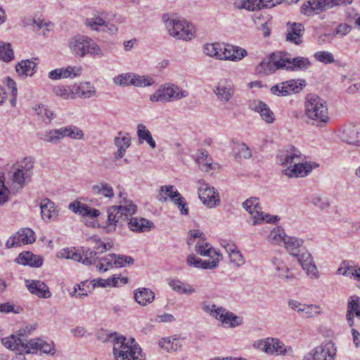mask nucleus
Wrapping results in <instances>:
<instances>
[{
    "label": "nucleus",
    "instance_id": "nucleus-27",
    "mask_svg": "<svg viewBox=\"0 0 360 360\" xmlns=\"http://www.w3.org/2000/svg\"><path fill=\"white\" fill-rule=\"evenodd\" d=\"M86 25L92 30L108 32L110 34H115L117 31L115 25L107 23L100 17L86 19Z\"/></svg>",
    "mask_w": 360,
    "mask_h": 360
},
{
    "label": "nucleus",
    "instance_id": "nucleus-1",
    "mask_svg": "<svg viewBox=\"0 0 360 360\" xmlns=\"http://www.w3.org/2000/svg\"><path fill=\"white\" fill-rule=\"evenodd\" d=\"M277 162L285 167L283 174L288 178L304 177L313 169L310 162L306 161V157L292 145H287L278 151Z\"/></svg>",
    "mask_w": 360,
    "mask_h": 360
},
{
    "label": "nucleus",
    "instance_id": "nucleus-3",
    "mask_svg": "<svg viewBox=\"0 0 360 360\" xmlns=\"http://www.w3.org/2000/svg\"><path fill=\"white\" fill-rule=\"evenodd\" d=\"M162 21L169 35L174 38L190 40L195 36L194 27L184 18L166 13L162 15Z\"/></svg>",
    "mask_w": 360,
    "mask_h": 360
},
{
    "label": "nucleus",
    "instance_id": "nucleus-16",
    "mask_svg": "<svg viewBox=\"0 0 360 360\" xmlns=\"http://www.w3.org/2000/svg\"><path fill=\"white\" fill-rule=\"evenodd\" d=\"M35 240L34 232L31 229H21L7 240L6 246L7 248L20 247L22 245L33 243Z\"/></svg>",
    "mask_w": 360,
    "mask_h": 360
},
{
    "label": "nucleus",
    "instance_id": "nucleus-64",
    "mask_svg": "<svg viewBox=\"0 0 360 360\" xmlns=\"http://www.w3.org/2000/svg\"><path fill=\"white\" fill-rule=\"evenodd\" d=\"M341 141L351 146L360 147V136H341Z\"/></svg>",
    "mask_w": 360,
    "mask_h": 360
},
{
    "label": "nucleus",
    "instance_id": "nucleus-6",
    "mask_svg": "<svg viewBox=\"0 0 360 360\" xmlns=\"http://www.w3.org/2000/svg\"><path fill=\"white\" fill-rule=\"evenodd\" d=\"M243 207L250 214V219L248 222L252 226L262 224L264 221L274 223L278 220L277 216H272L262 211L259 199L257 198H250L246 200L243 203Z\"/></svg>",
    "mask_w": 360,
    "mask_h": 360
},
{
    "label": "nucleus",
    "instance_id": "nucleus-24",
    "mask_svg": "<svg viewBox=\"0 0 360 360\" xmlns=\"http://www.w3.org/2000/svg\"><path fill=\"white\" fill-rule=\"evenodd\" d=\"M283 68L290 70H304L311 65L309 60L304 57L288 58L282 56Z\"/></svg>",
    "mask_w": 360,
    "mask_h": 360
},
{
    "label": "nucleus",
    "instance_id": "nucleus-26",
    "mask_svg": "<svg viewBox=\"0 0 360 360\" xmlns=\"http://www.w3.org/2000/svg\"><path fill=\"white\" fill-rule=\"evenodd\" d=\"M81 66H68L66 68H58L51 70L49 73V77L51 79H60L61 78L76 77L82 74Z\"/></svg>",
    "mask_w": 360,
    "mask_h": 360
},
{
    "label": "nucleus",
    "instance_id": "nucleus-32",
    "mask_svg": "<svg viewBox=\"0 0 360 360\" xmlns=\"http://www.w3.org/2000/svg\"><path fill=\"white\" fill-rule=\"evenodd\" d=\"M354 314L360 317V297L355 295L350 297L348 301L347 320L349 326L354 325Z\"/></svg>",
    "mask_w": 360,
    "mask_h": 360
},
{
    "label": "nucleus",
    "instance_id": "nucleus-53",
    "mask_svg": "<svg viewBox=\"0 0 360 360\" xmlns=\"http://www.w3.org/2000/svg\"><path fill=\"white\" fill-rule=\"evenodd\" d=\"M356 268L357 267L349 265L347 261H343L341 263L340 267L338 269L337 273L349 278H355L354 271Z\"/></svg>",
    "mask_w": 360,
    "mask_h": 360
},
{
    "label": "nucleus",
    "instance_id": "nucleus-2",
    "mask_svg": "<svg viewBox=\"0 0 360 360\" xmlns=\"http://www.w3.org/2000/svg\"><path fill=\"white\" fill-rule=\"evenodd\" d=\"M97 337L103 342H112L115 360H145L141 348L134 338L127 339L117 333L105 331L99 333Z\"/></svg>",
    "mask_w": 360,
    "mask_h": 360
},
{
    "label": "nucleus",
    "instance_id": "nucleus-29",
    "mask_svg": "<svg viewBox=\"0 0 360 360\" xmlns=\"http://www.w3.org/2000/svg\"><path fill=\"white\" fill-rule=\"evenodd\" d=\"M128 220L127 224L129 229L134 232H146L154 226L151 221L143 217H131Z\"/></svg>",
    "mask_w": 360,
    "mask_h": 360
},
{
    "label": "nucleus",
    "instance_id": "nucleus-59",
    "mask_svg": "<svg viewBox=\"0 0 360 360\" xmlns=\"http://www.w3.org/2000/svg\"><path fill=\"white\" fill-rule=\"evenodd\" d=\"M174 203L177 205L181 214L187 215L188 214V203L184 197L179 196L178 198L175 199Z\"/></svg>",
    "mask_w": 360,
    "mask_h": 360
},
{
    "label": "nucleus",
    "instance_id": "nucleus-44",
    "mask_svg": "<svg viewBox=\"0 0 360 360\" xmlns=\"http://www.w3.org/2000/svg\"><path fill=\"white\" fill-rule=\"evenodd\" d=\"M129 83L134 86L145 87L151 86L154 83V80L148 76H140L132 73L131 81Z\"/></svg>",
    "mask_w": 360,
    "mask_h": 360
},
{
    "label": "nucleus",
    "instance_id": "nucleus-49",
    "mask_svg": "<svg viewBox=\"0 0 360 360\" xmlns=\"http://www.w3.org/2000/svg\"><path fill=\"white\" fill-rule=\"evenodd\" d=\"M101 254L99 251L91 250L89 248H82V263L86 265H91L96 262L94 257L98 258V255Z\"/></svg>",
    "mask_w": 360,
    "mask_h": 360
},
{
    "label": "nucleus",
    "instance_id": "nucleus-8",
    "mask_svg": "<svg viewBox=\"0 0 360 360\" xmlns=\"http://www.w3.org/2000/svg\"><path fill=\"white\" fill-rule=\"evenodd\" d=\"M34 162L30 158H25L22 162L13 167L12 172V181L13 184H17L19 188H22L27 184L33 173Z\"/></svg>",
    "mask_w": 360,
    "mask_h": 360
},
{
    "label": "nucleus",
    "instance_id": "nucleus-14",
    "mask_svg": "<svg viewBox=\"0 0 360 360\" xmlns=\"http://www.w3.org/2000/svg\"><path fill=\"white\" fill-rule=\"evenodd\" d=\"M198 196L202 203L207 207L212 208L219 204V196L217 191L208 186L203 180L198 181Z\"/></svg>",
    "mask_w": 360,
    "mask_h": 360
},
{
    "label": "nucleus",
    "instance_id": "nucleus-47",
    "mask_svg": "<svg viewBox=\"0 0 360 360\" xmlns=\"http://www.w3.org/2000/svg\"><path fill=\"white\" fill-rule=\"evenodd\" d=\"M49 135H84V132L78 127L71 125L51 131Z\"/></svg>",
    "mask_w": 360,
    "mask_h": 360
},
{
    "label": "nucleus",
    "instance_id": "nucleus-33",
    "mask_svg": "<svg viewBox=\"0 0 360 360\" xmlns=\"http://www.w3.org/2000/svg\"><path fill=\"white\" fill-rule=\"evenodd\" d=\"M134 297L138 304L147 306L154 300L155 294L150 289L142 288L134 290Z\"/></svg>",
    "mask_w": 360,
    "mask_h": 360
},
{
    "label": "nucleus",
    "instance_id": "nucleus-4",
    "mask_svg": "<svg viewBox=\"0 0 360 360\" xmlns=\"http://www.w3.org/2000/svg\"><path fill=\"white\" fill-rule=\"evenodd\" d=\"M136 205L131 200L124 198L120 205H114L108 209V221L110 226H122L129 217L136 212Z\"/></svg>",
    "mask_w": 360,
    "mask_h": 360
},
{
    "label": "nucleus",
    "instance_id": "nucleus-35",
    "mask_svg": "<svg viewBox=\"0 0 360 360\" xmlns=\"http://www.w3.org/2000/svg\"><path fill=\"white\" fill-rule=\"evenodd\" d=\"M272 264L275 266V269L278 272V276L280 278L288 281H292L295 278V275L280 258L277 257H273Z\"/></svg>",
    "mask_w": 360,
    "mask_h": 360
},
{
    "label": "nucleus",
    "instance_id": "nucleus-12",
    "mask_svg": "<svg viewBox=\"0 0 360 360\" xmlns=\"http://www.w3.org/2000/svg\"><path fill=\"white\" fill-rule=\"evenodd\" d=\"M306 85L304 79H291L274 85L271 88L273 94L285 96L292 93L300 92Z\"/></svg>",
    "mask_w": 360,
    "mask_h": 360
},
{
    "label": "nucleus",
    "instance_id": "nucleus-18",
    "mask_svg": "<svg viewBox=\"0 0 360 360\" xmlns=\"http://www.w3.org/2000/svg\"><path fill=\"white\" fill-rule=\"evenodd\" d=\"M314 360H335L337 348L332 341L321 344L312 349Z\"/></svg>",
    "mask_w": 360,
    "mask_h": 360
},
{
    "label": "nucleus",
    "instance_id": "nucleus-39",
    "mask_svg": "<svg viewBox=\"0 0 360 360\" xmlns=\"http://www.w3.org/2000/svg\"><path fill=\"white\" fill-rule=\"evenodd\" d=\"M286 349L285 345L278 339L267 338V347L266 353L270 354H285Z\"/></svg>",
    "mask_w": 360,
    "mask_h": 360
},
{
    "label": "nucleus",
    "instance_id": "nucleus-5",
    "mask_svg": "<svg viewBox=\"0 0 360 360\" xmlns=\"http://www.w3.org/2000/svg\"><path fill=\"white\" fill-rule=\"evenodd\" d=\"M306 115L314 120L326 123L329 120L326 102L316 95H309L305 103Z\"/></svg>",
    "mask_w": 360,
    "mask_h": 360
},
{
    "label": "nucleus",
    "instance_id": "nucleus-63",
    "mask_svg": "<svg viewBox=\"0 0 360 360\" xmlns=\"http://www.w3.org/2000/svg\"><path fill=\"white\" fill-rule=\"evenodd\" d=\"M231 262L236 266H240L244 264V259L242 254L239 250L229 255Z\"/></svg>",
    "mask_w": 360,
    "mask_h": 360
},
{
    "label": "nucleus",
    "instance_id": "nucleus-34",
    "mask_svg": "<svg viewBox=\"0 0 360 360\" xmlns=\"http://www.w3.org/2000/svg\"><path fill=\"white\" fill-rule=\"evenodd\" d=\"M37 64L29 59L22 60L15 66V70L20 77H31L35 72Z\"/></svg>",
    "mask_w": 360,
    "mask_h": 360
},
{
    "label": "nucleus",
    "instance_id": "nucleus-57",
    "mask_svg": "<svg viewBox=\"0 0 360 360\" xmlns=\"http://www.w3.org/2000/svg\"><path fill=\"white\" fill-rule=\"evenodd\" d=\"M314 58L319 62L324 64L332 63L334 62L333 55L328 51H319L314 54Z\"/></svg>",
    "mask_w": 360,
    "mask_h": 360
},
{
    "label": "nucleus",
    "instance_id": "nucleus-54",
    "mask_svg": "<svg viewBox=\"0 0 360 360\" xmlns=\"http://www.w3.org/2000/svg\"><path fill=\"white\" fill-rule=\"evenodd\" d=\"M35 111L39 117L45 122H49L53 116V112L44 105H39Z\"/></svg>",
    "mask_w": 360,
    "mask_h": 360
},
{
    "label": "nucleus",
    "instance_id": "nucleus-52",
    "mask_svg": "<svg viewBox=\"0 0 360 360\" xmlns=\"http://www.w3.org/2000/svg\"><path fill=\"white\" fill-rule=\"evenodd\" d=\"M86 55L89 54L93 58H101L104 56V53L101 47L91 39L89 40Z\"/></svg>",
    "mask_w": 360,
    "mask_h": 360
},
{
    "label": "nucleus",
    "instance_id": "nucleus-19",
    "mask_svg": "<svg viewBox=\"0 0 360 360\" xmlns=\"http://www.w3.org/2000/svg\"><path fill=\"white\" fill-rule=\"evenodd\" d=\"M214 318L221 323L222 326L234 328L242 323L239 316L229 311L223 307H218L216 309Z\"/></svg>",
    "mask_w": 360,
    "mask_h": 360
},
{
    "label": "nucleus",
    "instance_id": "nucleus-42",
    "mask_svg": "<svg viewBox=\"0 0 360 360\" xmlns=\"http://www.w3.org/2000/svg\"><path fill=\"white\" fill-rule=\"evenodd\" d=\"M235 8L253 11L263 7L262 0H238L234 2Z\"/></svg>",
    "mask_w": 360,
    "mask_h": 360
},
{
    "label": "nucleus",
    "instance_id": "nucleus-7",
    "mask_svg": "<svg viewBox=\"0 0 360 360\" xmlns=\"http://www.w3.org/2000/svg\"><path fill=\"white\" fill-rule=\"evenodd\" d=\"M188 96V91L183 90L176 85L165 84L150 95V100L153 102H169L173 100H179Z\"/></svg>",
    "mask_w": 360,
    "mask_h": 360
},
{
    "label": "nucleus",
    "instance_id": "nucleus-61",
    "mask_svg": "<svg viewBox=\"0 0 360 360\" xmlns=\"http://www.w3.org/2000/svg\"><path fill=\"white\" fill-rule=\"evenodd\" d=\"M81 209L82 210H80V214L82 216L96 217L100 214V211L98 210L91 208L87 205H86V206H82Z\"/></svg>",
    "mask_w": 360,
    "mask_h": 360
},
{
    "label": "nucleus",
    "instance_id": "nucleus-56",
    "mask_svg": "<svg viewBox=\"0 0 360 360\" xmlns=\"http://www.w3.org/2000/svg\"><path fill=\"white\" fill-rule=\"evenodd\" d=\"M234 53V46L222 45L221 51H220L219 60H229L233 61V56Z\"/></svg>",
    "mask_w": 360,
    "mask_h": 360
},
{
    "label": "nucleus",
    "instance_id": "nucleus-37",
    "mask_svg": "<svg viewBox=\"0 0 360 360\" xmlns=\"http://www.w3.org/2000/svg\"><path fill=\"white\" fill-rule=\"evenodd\" d=\"M195 251L201 256L213 257L214 255L222 257L215 249L212 248L211 245L205 241L199 240L195 245Z\"/></svg>",
    "mask_w": 360,
    "mask_h": 360
},
{
    "label": "nucleus",
    "instance_id": "nucleus-25",
    "mask_svg": "<svg viewBox=\"0 0 360 360\" xmlns=\"http://www.w3.org/2000/svg\"><path fill=\"white\" fill-rule=\"evenodd\" d=\"M250 109L259 113L261 117L266 122L271 123L275 117L274 112L269 107L259 100H252L249 101L248 104Z\"/></svg>",
    "mask_w": 360,
    "mask_h": 360
},
{
    "label": "nucleus",
    "instance_id": "nucleus-51",
    "mask_svg": "<svg viewBox=\"0 0 360 360\" xmlns=\"http://www.w3.org/2000/svg\"><path fill=\"white\" fill-rule=\"evenodd\" d=\"M285 236H287V235L285 234L283 230L278 227L271 231L268 236V240L271 243L280 245L284 243V238H285Z\"/></svg>",
    "mask_w": 360,
    "mask_h": 360
},
{
    "label": "nucleus",
    "instance_id": "nucleus-23",
    "mask_svg": "<svg viewBox=\"0 0 360 360\" xmlns=\"http://www.w3.org/2000/svg\"><path fill=\"white\" fill-rule=\"evenodd\" d=\"M304 25L299 22H288L285 39L287 41L300 45L303 41Z\"/></svg>",
    "mask_w": 360,
    "mask_h": 360
},
{
    "label": "nucleus",
    "instance_id": "nucleus-48",
    "mask_svg": "<svg viewBox=\"0 0 360 360\" xmlns=\"http://www.w3.org/2000/svg\"><path fill=\"white\" fill-rule=\"evenodd\" d=\"M339 132L344 135H360V123L349 122L345 124L340 127Z\"/></svg>",
    "mask_w": 360,
    "mask_h": 360
},
{
    "label": "nucleus",
    "instance_id": "nucleus-31",
    "mask_svg": "<svg viewBox=\"0 0 360 360\" xmlns=\"http://www.w3.org/2000/svg\"><path fill=\"white\" fill-rule=\"evenodd\" d=\"M16 261L18 264L32 267H39L43 264L41 257L29 251L20 253L16 258Z\"/></svg>",
    "mask_w": 360,
    "mask_h": 360
},
{
    "label": "nucleus",
    "instance_id": "nucleus-36",
    "mask_svg": "<svg viewBox=\"0 0 360 360\" xmlns=\"http://www.w3.org/2000/svg\"><path fill=\"white\" fill-rule=\"evenodd\" d=\"M303 240L296 237L285 236L283 245L287 251L292 256L299 255L302 248Z\"/></svg>",
    "mask_w": 360,
    "mask_h": 360
},
{
    "label": "nucleus",
    "instance_id": "nucleus-13",
    "mask_svg": "<svg viewBox=\"0 0 360 360\" xmlns=\"http://www.w3.org/2000/svg\"><path fill=\"white\" fill-rule=\"evenodd\" d=\"M30 346H20L22 347L21 352L26 354H36L38 351L41 353L53 356L56 349L53 342H47L41 338H33L30 340Z\"/></svg>",
    "mask_w": 360,
    "mask_h": 360
},
{
    "label": "nucleus",
    "instance_id": "nucleus-62",
    "mask_svg": "<svg viewBox=\"0 0 360 360\" xmlns=\"http://www.w3.org/2000/svg\"><path fill=\"white\" fill-rule=\"evenodd\" d=\"M134 259L130 256L127 255H117L115 259V265L122 267L125 264H133Z\"/></svg>",
    "mask_w": 360,
    "mask_h": 360
},
{
    "label": "nucleus",
    "instance_id": "nucleus-10",
    "mask_svg": "<svg viewBox=\"0 0 360 360\" xmlns=\"http://www.w3.org/2000/svg\"><path fill=\"white\" fill-rule=\"evenodd\" d=\"M338 6H341L338 0H309L302 5L301 12L307 15H313Z\"/></svg>",
    "mask_w": 360,
    "mask_h": 360
},
{
    "label": "nucleus",
    "instance_id": "nucleus-50",
    "mask_svg": "<svg viewBox=\"0 0 360 360\" xmlns=\"http://www.w3.org/2000/svg\"><path fill=\"white\" fill-rule=\"evenodd\" d=\"M221 46L219 43L206 44L203 46V53L207 56L219 59Z\"/></svg>",
    "mask_w": 360,
    "mask_h": 360
},
{
    "label": "nucleus",
    "instance_id": "nucleus-30",
    "mask_svg": "<svg viewBox=\"0 0 360 360\" xmlns=\"http://www.w3.org/2000/svg\"><path fill=\"white\" fill-rule=\"evenodd\" d=\"M196 162L200 169L203 172H209L216 169V164H214L212 158L205 149L198 150Z\"/></svg>",
    "mask_w": 360,
    "mask_h": 360
},
{
    "label": "nucleus",
    "instance_id": "nucleus-45",
    "mask_svg": "<svg viewBox=\"0 0 360 360\" xmlns=\"http://www.w3.org/2000/svg\"><path fill=\"white\" fill-rule=\"evenodd\" d=\"M159 345L167 352L176 351L181 347L179 339L172 338H162Z\"/></svg>",
    "mask_w": 360,
    "mask_h": 360
},
{
    "label": "nucleus",
    "instance_id": "nucleus-21",
    "mask_svg": "<svg viewBox=\"0 0 360 360\" xmlns=\"http://www.w3.org/2000/svg\"><path fill=\"white\" fill-rule=\"evenodd\" d=\"M213 91L218 100L221 102H229L233 97L235 89L231 80L222 79L217 84Z\"/></svg>",
    "mask_w": 360,
    "mask_h": 360
},
{
    "label": "nucleus",
    "instance_id": "nucleus-20",
    "mask_svg": "<svg viewBox=\"0 0 360 360\" xmlns=\"http://www.w3.org/2000/svg\"><path fill=\"white\" fill-rule=\"evenodd\" d=\"M297 257L299 263L302 266L303 269L306 271L307 275L311 278H318V270L316 264L313 262L311 254L304 248H302L299 255H295Z\"/></svg>",
    "mask_w": 360,
    "mask_h": 360
},
{
    "label": "nucleus",
    "instance_id": "nucleus-58",
    "mask_svg": "<svg viewBox=\"0 0 360 360\" xmlns=\"http://www.w3.org/2000/svg\"><path fill=\"white\" fill-rule=\"evenodd\" d=\"M131 76L132 73L121 74L114 77L113 82L117 85L129 86L131 85Z\"/></svg>",
    "mask_w": 360,
    "mask_h": 360
},
{
    "label": "nucleus",
    "instance_id": "nucleus-11",
    "mask_svg": "<svg viewBox=\"0 0 360 360\" xmlns=\"http://www.w3.org/2000/svg\"><path fill=\"white\" fill-rule=\"evenodd\" d=\"M283 68L282 56L271 53L269 57L264 58L255 68L257 75L264 77L275 72L277 70Z\"/></svg>",
    "mask_w": 360,
    "mask_h": 360
},
{
    "label": "nucleus",
    "instance_id": "nucleus-38",
    "mask_svg": "<svg viewBox=\"0 0 360 360\" xmlns=\"http://www.w3.org/2000/svg\"><path fill=\"white\" fill-rule=\"evenodd\" d=\"M92 192L94 195H102L107 198L114 197V191L112 187L105 181L100 182L92 186Z\"/></svg>",
    "mask_w": 360,
    "mask_h": 360
},
{
    "label": "nucleus",
    "instance_id": "nucleus-46",
    "mask_svg": "<svg viewBox=\"0 0 360 360\" xmlns=\"http://www.w3.org/2000/svg\"><path fill=\"white\" fill-rule=\"evenodd\" d=\"M14 58V53L11 45L8 43L0 41V60L8 63Z\"/></svg>",
    "mask_w": 360,
    "mask_h": 360
},
{
    "label": "nucleus",
    "instance_id": "nucleus-9",
    "mask_svg": "<svg viewBox=\"0 0 360 360\" xmlns=\"http://www.w3.org/2000/svg\"><path fill=\"white\" fill-rule=\"evenodd\" d=\"M34 329L35 328L32 326H26L20 328L15 334L4 338L1 340V342L7 349L18 351L20 354L24 353L21 352L22 347L20 346H30V340L28 341L27 338Z\"/></svg>",
    "mask_w": 360,
    "mask_h": 360
},
{
    "label": "nucleus",
    "instance_id": "nucleus-15",
    "mask_svg": "<svg viewBox=\"0 0 360 360\" xmlns=\"http://www.w3.org/2000/svg\"><path fill=\"white\" fill-rule=\"evenodd\" d=\"M115 144L117 148V150L114 153V158L112 162L108 159L103 160V165L108 169H115L119 166L116 161L124 157L126 150L131 144V139L129 136H115Z\"/></svg>",
    "mask_w": 360,
    "mask_h": 360
},
{
    "label": "nucleus",
    "instance_id": "nucleus-60",
    "mask_svg": "<svg viewBox=\"0 0 360 360\" xmlns=\"http://www.w3.org/2000/svg\"><path fill=\"white\" fill-rule=\"evenodd\" d=\"M311 203L321 209V210L326 209L329 207V202L326 199L322 198L320 196H314L311 200Z\"/></svg>",
    "mask_w": 360,
    "mask_h": 360
},
{
    "label": "nucleus",
    "instance_id": "nucleus-17",
    "mask_svg": "<svg viewBox=\"0 0 360 360\" xmlns=\"http://www.w3.org/2000/svg\"><path fill=\"white\" fill-rule=\"evenodd\" d=\"M90 37L84 35L77 34L68 40V47L72 53L80 58L86 56Z\"/></svg>",
    "mask_w": 360,
    "mask_h": 360
},
{
    "label": "nucleus",
    "instance_id": "nucleus-28",
    "mask_svg": "<svg viewBox=\"0 0 360 360\" xmlns=\"http://www.w3.org/2000/svg\"><path fill=\"white\" fill-rule=\"evenodd\" d=\"M40 208L41 218L46 222H50L55 220L58 215V211L57 210L54 202L50 199H43L40 203Z\"/></svg>",
    "mask_w": 360,
    "mask_h": 360
},
{
    "label": "nucleus",
    "instance_id": "nucleus-41",
    "mask_svg": "<svg viewBox=\"0 0 360 360\" xmlns=\"http://www.w3.org/2000/svg\"><path fill=\"white\" fill-rule=\"evenodd\" d=\"M169 285L173 290L180 294L190 295L195 292L191 285L184 283L179 279L171 280Z\"/></svg>",
    "mask_w": 360,
    "mask_h": 360
},
{
    "label": "nucleus",
    "instance_id": "nucleus-55",
    "mask_svg": "<svg viewBox=\"0 0 360 360\" xmlns=\"http://www.w3.org/2000/svg\"><path fill=\"white\" fill-rule=\"evenodd\" d=\"M53 93L56 96H60L64 99L73 98L74 92L70 91L64 86H58L53 88Z\"/></svg>",
    "mask_w": 360,
    "mask_h": 360
},
{
    "label": "nucleus",
    "instance_id": "nucleus-40",
    "mask_svg": "<svg viewBox=\"0 0 360 360\" xmlns=\"http://www.w3.org/2000/svg\"><path fill=\"white\" fill-rule=\"evenodd\" d=\"M74 94L80 98H91L96 94V89L90 82H82L75 89Z\"/></svg>",
    "mask_w": 360,
    "mask_h": 360
},
{
    "label": "nucleus",
    "instance_id": "nucleus-43",
    "mask_svg": "<svg viewBox=\"0 0 360 360\" xmlns=\"http://www.w3.org/2000/svg\"><path fill=\"white\" fill-rule=\"evenodd\" d=\"M319 309V306L318 305L303 304L299 314L306 319L315 317L321 314Z\"/></svg>",
    "mask_w": 360,
    "mask_h": 360
},
{
    "label": "nucleus",
    "instance_id": "nucleus-22",
    "mask_svg": "<svg viewBox=\"0 0 360 360\" xmlns=\"http://www.w3.org/2000/svg\"><path fill=\"white\" fill-rule=\"evenodd\" d=\"M25 286L31 294L39 298L46 299L51 296L48 285L39 280H25Z\"/></svg>",
    "mask_w": 360,
    "mask_h": 360
}]
</instances>
